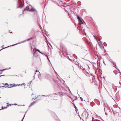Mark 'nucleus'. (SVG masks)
I'll return each instance as SVG.
<instances>
[{"mask_svg":"<svg viewBox=\"0 0 121 121\" xmlns=\"http://www.w3.org/2000/svg\"><path fill=\"white\" fill-rule=\"evenodd\" d=\"M119 91H118L116 93V97L117 99H119L120 98V97L119 96V94L118 93V92Z\"/></svg>","mask_w":121,"mask_h":121,"instance_id":"7","label":"nucleus"},{"mask_svg":"<svg viewBox=\"0 0 121 121\" xmlns=\"http://www.w3.org/2000/svg\"><path fill=\"white\" fill-rule=\"evenodd\" d=\"M110 96L111 97H112V98L113 99V98H112V97L111 96Z\"/></svg>","mask_w":121,"mask_h":121,"instance_id":"50","label":"nucleus"},{"mask_svg":"<svg viewBox=\"0 0 121 121\" xmlns=\"http://www.w3.org/2000/svg\"><path fill=\"white\" fill-rule=\"evenodd\" d=\"M30 7V9H29V11L32 12H37V11L36 9H34L33 8L32 6L30 5H29V7Z\"/></svg>","mask_w":121,"mask_h":121,"instance_id":"1","label":"nucleus"},{"mask_svg":"<svg viewBox=\"0 0 121 121\" xmlns=\"http://www.w3.org/2000/svg\"><path fill=\"white\" fill-rule=\"evenodd\" d=\"M8 83H5L4 84L2 83V84H3L4 85V86H2V87H7V85H8Z\"/></svg>","mask_w":121,"mask_h":121,"instance_id":"4","label":"nucleus"},{"mask_svg":"<svg viewBox=\"0 0 121 121\" xmlns=\"http://www.w3.org/2000/svg\"><path fill=\"white\" fill-rule=\"evenodd\" d=\"M36 49V51H38L40 53H41V52L40 51V50H39V49Z\"/></svg>","mask_w":121,"mask_h":121,"instance_id":"17","label":"nucleus"},{"mask_svg":"<svg viewBox=\"0 0 121 121\" xmlns=\"http://www.w3.org/2000/svg\"><path fill=\"white\" fill-rule=\"evenodd\" d=\"M54 70V71H55V72H55V70Z\"/></svg>","mask_w":121,"mask_h":121,"instance_id":"59","label":"nucleus"},{"mask_svg":"<svg viewBox=\"0 0 121 121\" xmlns=\"http://www.w3.org/2000/svg\"><path fill=\"white\" fill-rule=\"evenodd\" d=\"M2 76H5L4 75H1L0 76V77Z\"/></svg>","mask_w":121,"mask_h":121,"instance_id":"37","label":"nucleus"},{"mask_svg":"<svg viewBox=\"0 0 121 121\" xmlns=\"http://www.w3.org/2000/svg\"><path fill=\"white\" fill-rule=\"evenodd\" d=\"M106 91L108 92V94L109 95V93L108 91L106 90Z\"/></svg>","mask_w":121,"mask_h":121,"instance_id":"46","label":"nucleus"},{"mask_svg":"<svg viewBox=\"0 0 121 121\" xmlns=\"http://www.w3.org/2000/svg\"><path fill=\"white\" fill-rule=\"evenodd\" d=\"M47 57V59H48V60L49 61V62H50V61L49 60V58H48V56H46Z\"/></svg>","mask_w":121,"mask_h":121,"instance_id":"25","label":"nucleus"},{"mask_svg":"<svg viewBox=\"0 0 121 121\" xmlns=\"http://www.w3.org/2000/svg\"><path fill=\"white\" fill-rule=\"evenodd\" d=\"M80 98L81 99V100H82V97H80Z\"/></svg>","mask_w":121,"mask_h":121,"instance_id":"31","label":"nucleus"},{"mask_svg":"<svg viewBox=\"0 0 121 121\" xmlns=\"http://www.w3.org/2000/svg\"><path fill=\"white\" fill-rule=\"evenodd\" d=\"M36 99V98L35 99H34V98H33L32 99V100H35V99Z\"/></svg>","mask_w":121,"mask_h":121,"instance_id":"32","label":"nucleus"},{"mask_svg":"<svg viewBox=\"0 0 121 121\" xmlns=\"http://www.w3.org/2000/svg\"><path fill=\"white\" fill-rule=\"evenodd\" d=\"M116 68L117 69V70L119 71H120V70H119V69L118 68Z\"/></svg>","mask_w":121,"mask_h":121,"instance_id":"29","label":"nucleus"},{"mask_svg":"<svg viewBox=\"0 0 121 121\" xmlns=\"http://www.w3.org/2000/svg\"><path fill=\"white\" fill-rule=\"evenodd\" d=\"M30 7H29V6H27L24 9V10H29V9H30Z\"/></svg>","mask_w":121,"mask_h":121,"instance_id":"5","label":"nucleus"},{"mask_svg":"<svg viewBox=\"0 0 121 121\" xmlns=\"http://www.w3.org/2000/svg\"><path fill=\"white\" fill-rule=\"evenodd\" d=\"M26 112H27V111H26V112H25V114L24 115V116H23V118H22V121H23V119L24 118V117H25V114H26Z\"/></svg>","mask_w":121,"mask_h":121,"instance_id":"15","label":"nucleus"},{"mask_svg":"<svg viewBox=\"0 0 121 121\" xmlns=\"http://www.w3.org/2000/svg\"><path fill=\"white\" fill-rule=\"evenodd\" d=\"M77 18L79 21L81 20L80 17L78 16V17H77Z\"/></svg>","mask_w":121,"mask_h":121,"instance_id":"16","label":"nucleus"},{"mask_svg":"<svg viewBox=\"0 0 121 121\" xmlns=\"http://www.w3.org/2000/svg\"><path fill=\"white\" fill-rule=\"evenodd\" d=\"M104 88H105V89H106V88L105 87H104Z\"/></svg>","mask_w":121,"mask_h":121,"instance_id":"62","label":"nucleus"},{"mask_svg":"<svg viewBox=\"0 0 121 121\" xmlns=\"http://www.w3.org/2000/svg\"><path fill=\"white\" fill-rule=\"evenodd\" d=\"M23 6V5H21L20 6H18L17 8H21V7H22Z\"/></svg>","mask_w":121,"mask_h":121,"instance_id":"21","label":"nucleus"},{"mask_svg":"<svg viewBox=\"0 0 121 121\" xmlns=\"http://www.w3.org/2000/svg\"><path fill=\"white\" fill-rule=\"evenodd\" d=\"M109 109L110 110V109L109 108Z\"/></svg>","mask_w":121,"mask_h":121,"instance_id":"60","label":"nucleus"},{"mask_svg":"<svg viewBox=\"0 0 121 121\" xmlns=\"http://www.w3.org/2000/svg\"><path fill=\"white\" fill-rule=\"evenodd\" d=\"M106 55H107H107H108L107 54V53H106Z\"/></svg>","mask_w":121,"mask_h":121,"instance_id":"53","label":"nucleus"},{"mask_svg":"<svg viewBox=\"0 0 121 121\" xmlns=\"http://www.w3.org/2000/svg\"><path fill=\"white\" fill-rule=\"evenodd\" d=\"M33 77H35V75Z\"/></svg>","mask_w":121,"mask_h":121,"instance_id":"52","label":"nucleus"},{"mask_svg":"<svg viewBox=\"0 0 121 121\" xmlns=\"http://www.w3.org/2000/svg\"><path fill=\"white\" fill-rule=\"evenodd\" d=\"M7 47H5V48H3V49H4V48H6Z\"/></svg>","mask_w":121,"mask_h":121,"instance_id":"43","label":"nucleus"},{"mask_svg":"<svg viewBox=\"0 0 121 121\" xmlns=\"http://www.w3.org/2000/svg\"><path fill=\"white\" fill-rule=\"evenodd\" d=\"M79 23L80 24H83V22L81 20L79 21Z\"/></svg>","mask_w":121,"mask_h":121,"instance_id":"10","label":"nucleus"},{"mask_svg":"<svg viewBox=\"0 0 121 121\" xmlns=\"http://www.w3.org/2000/svg\"><path fill=\"white\" fill-rule=\"evenodd\" d=\"M33 38H30V39H28L26 40H25V41H29L31 39H33Z\"/></svg>","mask_w":121,"mask_h":121,"instance_id":"14","label":"nucleus"},{"mask_svg":"<svg viewBox=\"0 0 121 121\" xmlns=\"http://www.w3.org/2000/svg\"><path fill=\"white\" fill-rule=\"evenodd\" d=\"M105 115H106V112H105Z\"/></svg>","mask_w":121,"mask_h":121,"instance_id":"55","label":"nucleus"},{"mask_svg":"<svg viewBox=\"0 0 121 121\" xmlns=\"http://www.w3.org/2000/svg\"><path fill=\"white\" fill-rule=\"evenodd\" d=\"M84 30H85V29H83V30L84 31Z\"/></svg>","mask_w":121,"mask_h":121,"instance_id":"54","label":"nucleus"},{"mask_svg":"<svg viewBox=\"0 0 121 121\" xmlns=\"http://www.w3.org/2000/svg\"><path fill=\"white\" fill-rule=\"evenodd\" d=\"M25 83H22V84H20V86H22L23 85H24V86H25Z\"/></svg>","mask_w":121,"mask_h":121,"instance_id":"22","label":"nucleus"},{"mask_svg":"<svg viewBox=\"0 0 121 121\" xmlns=\"http://www.w3.org/2000/svg\"><path fill=\"white\" fill-rule=\"evenodd\" d=\"M67 87V88H68V89H69V91H70V89H69V87Z\"/></svg>","mask_w":121,"mask_h":121,"instance_id":"34","label":"nucleus"},{"mask_svg":"<svg viewBox=\"0 0 121 121\" xmlns=\"http://www.w3.org/2000/svg\"><path fill=\"white\" fill-rule=\"evenodd\" d=\"M1 87H2V86H0V88H1Z\"/></svg>","mask_w":121,"mask_h":121,"instance_id":"51","label":"nucleus"},{"mask_svg":"<svg viewBox=\"0 0 121 121\" xmlns=\"http://www.w3.org/2000/svg\"><path fill=\"white\" fill-rule=\"evenodd\" d=\"M42 95V96H48V97H49V96H48V95L45 96V95Z\"/></svg>","mask_w":121,"mask_h":121,"instance_id":"30","label":"nucleus"},{"mask_svg":"<svg viewBox=\"0 0 121 121\" xmlns=\"http://www.w3.org/2000/svg\"><path fill=\"white\" fill-rule=\"evenodd\" d=\"M115 106H116V105H114V107Z\"/></svg>","mask_w":121,"mask_h":121,"instance_id":"57","label":"nucleus"},{"mask_svg":"<svg viewBox=\"0 0 121 121\" xmlns=\"http://www.w3.org/2000/svg\"><path fill=\"white\" fill-rule=\"evenodd\" d=\"M3 109V107L1 109H0V110L1 109Z\"/></svg>","mask_w":121,"mask_h":121,"instance_id":"45","label":"nucleus"},{"mask_svg":"<svg viewBox=\"0 0 121 121\" xmlns=\"http://www.w3.org/2000/svg\"><path fill=\"white\" fill-rule=\"evenodd\" d=\"M37 71H37V70H36L35 71V74H36V72H37Z\"/></svg>","mask_w":121,"mask_h":121,"instance_id":"33","label":"nucleus"},{"mask_svg":"<svg viewBox=\"0 0 121 121\" xmlns=\"http://www.w3.org/2000/svg\"><path fill=\"white\" fill-rule=\"evenodd\" d=\"M11 33H12V32H11Z\"/></svg>","mask_w":121,"mask_h":121,"instance_id":"58","label":"nucleus"},{"mask_svg":"<svg viewBox=\"0 0 121 121\" xmlns=\"http://www.w3.org/2000/svg\"><path fill=\"white\" fill-rule=\"evenodd\" d=\"M66 11L68 13V15H69V17L70 18V15L69 13H68V11Z\"/></svg>","mask_w":121,"mask_h":121,"instance_id":"23","label":"nucleus"},{"mask_svg":"<svg viewBox=\"0 0 121 121\" xmlns=\"http://www.w3.org/2000/svg\"><path fill=\"white\" fill-rule=\"evenodd\" d=\"M14 104L15 105H17V104Z\"/></svg>","mask_w":121,"mask_h":121,"instance_id":"44","label":"nucleus"},{"mask_svg":"<svg viewBox=\"0 0 121 121\" xmlns=\"http://www.w3.org/2000/svg\"><path fill=\"white\" fill-rule=\"evenodd\" d=\"M85 67L83 68V69L84 70L86 71V72L88 71L90 69V68L89 66L87 65H86L85 66Z\"/></svg>","mask_w":121,"mask_h":121,"instance_id":"2","label":"nucleus"},{"mask_svg":"<svg viewBox=\"0 0 121 121\" xmlns=\"http://www.w3.org/2000/svg\"><path fill=\"white\" fill-rule=\"evenodd\" d=\"M33 50H34V55L35 56V51L34 49H33Z\"/></svg>","mask_w":121,"mask_h":121,"instance_id":"26","label":"nucleus"},{"mask_svg":"<svg viewBox=\"0 0 121 121\" xmlns=\"http://www.w3.org/2000/svg\"><path fill=\"white\" fill-rule=\"evenodd\" d=\"M38 23H39V19H38Z\"/></svg>","mask_w":121,"mask_h":121,"instance_id":"28","label":"nucleus"},{"mask_svg":"<svg viewBox=\"0 0 121 121\" xmlns=\"http://www.w3.org/2000/svg\"><path fill=\"white\" fill-rule=\"evenodd\" d=\"M13 85H12V86H20V84H18V85H15V84H13Z\"/></svg>","mask_w":121,"mask_h":121,"instance_id":"11","label":"nucleus"},{"mask_svg":"<svg viewBox=\"0 0 121 121\" xmlns=\"http://www.w3.org/2000/svg\"><path fill=\"white\" fill-rule=\"evenodd\" d=\"M104 88H105V89H106V88L105 87H104Z\"/></svg>","mask_w":121,"mask_h":121,"instance_id":"64","label":"nucleus"},{"mask_svg":"<svg viewBox=\"0 0 121 121\" xmlns=\"http://www.w3.org/2000/svg\"><path fill=\"white\" fill-rule=\"evenodd\" d=\"M96 121H100V120H96Z\"/></svg>","mask_w":121,"mask_h":121,"instance_id":"39","label":"nucleus"},{"mask_svg":"<svg viewBox=\"0 0 121 121\" xmlns=\"http://www.w3.org/2000/svg\"><path fill=\"white\" fill-rule=\"evenodd\" d=\"M13 76H14V75H13ZM14 76H17V75H14Z\"/></svg>","mask_w":121,"mask_h":121,"instance_id":"41","label":"nucleus"},{"mask_svg":"<svg viewBox=\"0 0 121 121\" xmlns=\"http://www.w3.org/2000/svg\"><path fill=\"white\" fill-rule=\"evenodd\" d=\"M26 42V41H25H25H22V42H20V43H17V44H18L21 43H23L24 42Z\"/></svg>","mask_w":121,"mask_h":121,"instance_id":"19","label":"nucleus"},{"mask_svg":"<svg viewBox=\"0 0 121 121\" xmlns=\"http://www.w3.org/2000/svg\"><path fill=\"white\" fill-rule=\"evenodd\" d=\"M10 69V67H9V68L8 69H4L2 70H0V74H1L2 73V71H4L5 70H6V69Z\"/></svg>","mask_w":121,"mask_h":121,"instance_id":"8","label":"nucleus"},{"mask_svg":"<svg viewBox=\"0 0 121 121\" xmlns=\"http://www.w3.org/2000/svg\"><path fill=\"white\" fill-rule=\"evenodd\" d=\"M32 82V81H31L30 82V85H29V87H30V86H31V85L30 84L31 82Z\"/></svg>","mask_w":121,"mask_h":121,"instance_id":"20","label":"nucleus"},{"mask_svg":"<svg viewBox=\"0 0 121 121\" xmlns=\"http://www.w3.org/2000/svg\"><path fill=\"white\" fill-rule=\"evenodd\" d=\"M70 93H71V94H72V93H71V91H70Z\"/></svg>","mask_w":121,"mask_h":121,"instance_id":"49","label":"nucleus"},{"mask_svg":"<svg viewBox=\"0 0 121 121\" xmlns=\"http://www.w3.org/2000/svg\"><path fill=\"white\" fill-rule=\"evenodd\" d=\"M94 117H93L92 118V121L93 120V119H94Z\"/></svg>","mask_w":121,"mask_h":121,"instance_id":"36","label":"nucleus"},{"mask_svg":"<svg viewBox=\"0 0 121 121\" xmlns=\"http://www.w3.org/2000/svg\"><path fill=\"white\" fill-rule=\"evenodd\" d=\"M109 61L112 62V63L114 65H115V66L116 67H117L116 65V63L115 62L113 61L111 59V58H109Z\"/></svg>","mask_w":121,"mask_h":121,"instance_id":"3","label":"nucleus"},{"mask_svg":"<svg viewBox=\"0 0 121 121\" xmlns=\"http://www.w3.org/2000/svg\"><path fill=\"white\" fill-rule=\"evenodd\" d=\"M12 85H13V84H11L10 85H9L8 84V85L7 86V87L9 88H11L12 87H13V86H12Z\"/></svg>","mask_w":121,"mask_h":121,"instance_id":"6","label":"nucleus"},{"mask_svg":"<svg viewBox=\"0 0 121 121\" xmlns=\"http://www.w3.org/2000/svg\"><path fill=\"white\" fill-rule=\"evenodd\" d=\"M41 54H42L43 55H44V56H47V55H46V54H44V53H42V52H41Z\"/></svg>","mask_w":121,"mask_h":121,"instance_id":"18","label":"nucleus"},{"mask_svg":"<svg viewBox=\"0 0 121 121\" xmlns=\"http://www.w3.org/2000/svg\"><path fill=\"white\" fill-rule=\"evenodd\" d=\"M104 105H105V107H106V105H105V103H104Z\"/></svg>","mask_w":121,"mask_h":121,"instance_id":"42","label":"nucleus"},{"mask_svg":"<svg viewBox=\"0 0 121 121\" xmlns=\"http://www.w3.org/2000/svg\"><path fill=\"white\" fill-rule=\"evenodd\" d=\"M104 65H106V64H105V63L104 61Z\"/></svg>","mask_w":121,"mask_h":121,"instance_id":"38","label":"nucleus"},{"mask_svg":"<svg viewBox=\"0 0 121 121\" xmlns=\"http://www.w3.org/2000/svg\"><path fill=\"white\" fill-rule=\"evenodd\" d=\"M29 85H30V83H29L28 84V86Z\"/></svg>","mask_w":121,"mask_h":121,"instance_id":"40","label":"nucleus"},{"mask_svg":"<svg viewBox=\"0 0 121 121\" xmlns=\"http://www.w3.org/2000/svg\"><path fill=\"white\" fill-rule=\"evenodd\" d=\"M74 106L75 108V111H76V112H77V111L78 110L77 108V107L75 105V104L74 105Z\"/></svg>","mask_w":121,"mask_h":121,"instance_id":"13","label":"nucleus"},{"mask_svg":"<svg viewBox=\"0 0 121 121\" xmlns=\"http://www.w3.org/2000/svg\"><path fill=\"white\" fill-rule=\"evenodd\" d=\"M16 45V44H14V45H13L12 46H14V45Z\"/></svg>","mask_w":121,"mask_h":121,"instance_id":"48","label":"nucleus"},{"mask_svg":"<svg viewBox=\"0 0 121 121\" xmlns=\"http://www.w3.org/2000/svg\"><path fill=\"white\" fill-rule=\"evenodd\" d=\"M13 104H8L7 105V107H8V106L9 105H10V106H11V105H13Z\"/></svg>","mask_w":121,"mask_h":121,"instance_id":"24","label":"nucleus"},{"mask_svg":"<svg viewBox=\"0 0 121 121\" xmlns=\"http://www.w3.org/2000/svg\"><path fill=\"white\" fill-rule=\"evenodd\" d=\"M112 111H113V110H112Z\"/></svg>","mask_w":121,"mask_h":121,"instance_id":"56","label":"nucleus"},{"mask_svg":"<svg viewBox=\"0 0 121 121\" xmlns=\"http://www.w3.org/2000/svg\"><path fill=\"white\" fill-rule=\"evenodd\" d=\"M119 73H121V72H120V71H119Z\"/></svg>","mask_w":121,"mask_h":121,"instance_id":"47","label":"nucleus"},{"mask_svg":"<svg viewBox=\"0 0 121 121\" xmlns=\"http://www.w3.org/2000/svg\"><path fill=\"white\" fill-rule=\"evenodd\" d=\"M104 88H105V89H106V88L105 87H104Z\"/></svg>","mask_w":121,"mask_h":121,"instance_id":"63","label":"nucleus"},{"mask_svg":"<svg viewBox=\"0 0 121 121\" xmlns=\"http://www.w3.org/2000/svg\"><path fill=\"white\" fill-rule=\"evenodd\" d=\"M94 37H95V39H96L97 40H97H97V39L96 38V36H94Z\"/></svg>","mask_w":121,"mask_h":121,"instance_id":"27","label":"nucleus"},{"mask_svg":"<svg viewBox=\"0 0 121 121\" xmlns=\"http://www.w3.org/2000/svg\"><path fill=\"white\" fill-rule=\"evenodd\" d=\"M35 102H36V101H34L33 102H32V103H31V104H30L29 105V107H30L31 106L33 105L34 104H35Z\"/></svg>","mask_w":121,"mask_h":121,"instance_id":"9","label":"nucleus"},{"mask_svg":"<svg viewBox=\"0 0 121 121\" xmlns=\"http://www.w3.org/2000/svg\"><path fill=\"white\" fill-rule=\"evenodd\" d=\"M103 78H104V79L105 80V77L104 76H103Z\"/></svg>","mask_w":121,"mask_h":121,"instance_id":"35","label":"nucleus"},{"mask_svg":"<svg viewBox=\"0 0 121 121\" xmlns=\"http://www.w3.org/2000/svg\"><path fill=\"white\" fill-rule=\"evenodd\" d=\"M113 72L116 74H117L118 73V72L117 71H114Z\"/></svg>","mask_w":121,"mask_h":121,"instance_id":"12","label":"nucleus"},{"mask_svg":"<svg viewBox=\"0 0 121 121\" xmlns=\"http://www.w3.org/2000/svg\"><path fill=\"white\" fill-rule=\"evenodd\" d=\"M79 116L80 117V116Z\"/></svg>","mask_w":121,"mask_h":121,"instance_id":"61","label":"nucleus"}]
</instances>
